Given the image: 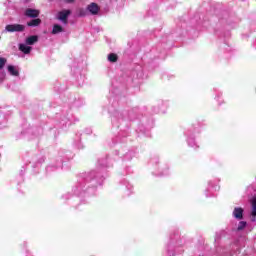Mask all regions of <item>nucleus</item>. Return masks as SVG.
I'll list each match as a JSON object with an SVG mask.
<instances>
[{"instance_id": "obj_1", "label": "nucleus", "mask_w": 256, "mask_h": 256, "mask_svg": "<svg viewBox=\"0 0 256 256\" xmlns=\"http://www.w3.org/2000/svg\"><path fill=\"white\" fill-rule=\"evenodd\" d=\"M69 15H71V10H62L57 13L56 19L61 21L63 25H67L69 23Z\"/></svg>"}, {"instance_id": "obj_2", "label": "nucleus", "mask_w": 256, "mask_h": 256, "mask_svg": "<svg viewBox=\"0 0 256 256\" xmlns=\"http://www.w3.org/2000/svg\"><path fill=\"white\" fill-rule=\"evenodd\" d=\"M86 10L90 15H99V11H101V7H99V4L92 2L87 7Z\"/></svg>"}, {"instance_id": "obj_3", "label": "nucleus", "mask_w": 256, "mask_h": 256, "mask_svg": "<svg viewBox=\"0 0 256 256\" xmlns=\"http://www.w3.org/2000/svg\"><path fill=\"white\" fill-rule=\"evenodd\" d=\"M41 11L33 8H27L24 12V15L26 17H29L30 19H37L39 17Z\"/></svg>"}, {"instance_id": "obj_4", "label": "nucleus", "mask_w": 256, "mask_h": 256, "mask_svg": "<svg viewBox=\"0 0 256 256\" xmlns=\"http://www.w3.org/2000/svg\"><path fill=\"white\" fill-rule=\"evenodd\" d=\"M5 30L8 31L9 33H14L15 31H25V26L21 24L7 25Z\"/></svg>"}, {"instance_id": "obj_5", "label": "nucleus", "mask_w": 256, "mask_h": 256, "mask_svg": "<svg viewBox=\"0 0 256 256\" xmlns=\"http://www.w3.org/2000/svg\"><path fill=\"white\" fill-rule=\"evenodd\" d=\"M31 49H33L29 44H19V50L22 51L25 55H29L31 53Z\"/></svg>"}, {"instance_id": "obj_6", "label": "nucleus", "mask_w": 256, "mask_h": 256, "mask_svg": "<svg viewBox=\"0 0 256 256\" xmlns=\"http://www.w3.org/2000/svg\"><path fill=\"white\" fill-rule=\"evenodd\" d=\"M233 217L239 220L243 219V208L241 207L234 208Z\"/></svg>"}, {"instance_id": "obj_7", "label": "nucleus", "mask_w": 256, "mask_h": 256, "mask_svg": "<svg viewBox=\"0 0 256 256\" xmlns=\"http://www.w3.org/2000/svg\"><path fill=\"white\" fill-rule=\"evenodd\" d=\"M39 41V37L38 36H30L28 38H26V45H35V43H37Z\"/></svg>"}, {"instance_id": "obj_8", "label": "nucleus", "mask_w": 256, "mask_h": 256, "mask_svg": "<svg viewBox=\"0 0 256 256\" xmlns=\"http://www.w3.org/2000/svg\"><path fill=\"white\" fill-rule=\"evenodd\" d=\"M8 73H10V75H13L14 77H19V70L13 65L8 66Z\"/></svg>"}, {"instance_id": "obj_9", "label": "nucleus", "mask_w": 256, "mask_h": 256, "mask_svg": "<svg viewBox=\"0 0 256 256\" xmlns=\"http://www.w3.org/2000/svg\"><path fill=\"white\" fill-rule=\"evenodd\" d=\"M63 27L59 24H55L52 29V35H57L59 33H63Z\"/></svg>"}, {"instance_id": "obj_10", "label": "nucleus", "mask_w": 256, "mask_h": 256, "mask_svg": "<svg viewBox=\"0 0 256 256\" xmlns=\"http://www.w3.org/2000/svg\"><path fill=\"white\" fill-rule=\"evenodd\" d=\"M251 203H252V212H251L252 221H256V198H253L251 200Z\"/></svg>"}, {"instance_id": "obj_11", "label": "nucleus", "mask_w": 256, "mask_h": 256, "mask_svg": "<svg viewBox=\"0 0 256 256\" xmlns=\"http://www.w3.org/2000/svg\"><path fill=\"white\" fill-rule=\"evenodd\" d=\"M28 27H39L41 25V19L36 18L27 23Z\"/></svg>"}, {"instance_id": "obj_12", "label": "nucleus", "mask_w": 256, "mask_h": 256, "mask_svg": "<svg viewBox=\"0 0 256 256\" xmlns=\"http://www.w3.org/2000/svg\"><path fill=\"white\" fill-rule=\"evenodd\" d=\"M118 59L119 57L115 53H111L108 55V61H110V63H117Z\"/></svg>"}, {"instance_id": "obj_13", "label": "nucleus", "mask_w": 256, "mask_h": 256, "mask_svg": "<svg viewBox=\"0 0 256 256\" xmlns=\"http://www.w3.org/2000/svg\"><path fill=\"white\" fill-rule=\"evenodd\" d=\"M247 227V222L245 221H240L237 227V231H243V229Z\"/></svg>"}, {"instance_id": "obj_14", "label": "nucleus", "mask_w": 256, "mask_h": 256, "mask_svg": "<svg viewBox=\"0 0 256 256\" xmlns=\"http://www.w3.org/2000/svg\"><path fill=\"white\" fill-rule=\"evenodd\" d=\"M5 63H7V59L0 58V69H3V67H5Z\"/></svg>"}, {"instance_id": "obj_15", "label": "nucleus", "mask_w": 256, "mask_h": 256, "mask_svg": "<svg viewBox=\"0 0 256 256\" xmlns=\"http://www.w3.org/2000/svg\"><path fill=\"white\" fill-rule=\"evenodd\" d=\"M68 3H73L75 0H66Z\"/></svg>"}]
</instances>
